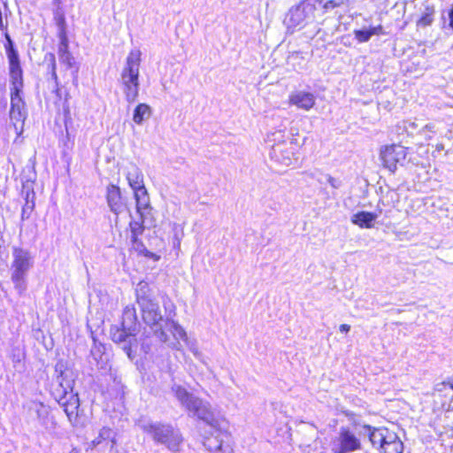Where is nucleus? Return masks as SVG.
Instances as JSON below:
<instances>
[{
    "mask_svg": "<svg viewBox=\"0 0 453 453\" xmlns=\"http://www.w3.org/2000/svg\"><path fill=\"white\" fill-rule=\"evenodd\" d=\"M447 384L449 386V388L453 390V380L447 382Z\"/></svg>",
    "mask_w": 453,
    "mask_h": 453,
    "instance_id": "nucleus-34",
    "label": "nucleus"
},
{
    "mask_svg": "<svg viewBox=\"0 0 453 453\" xmlns=\"http://www.w3.org/2000/svg\"><path fill=\"white\" fill-rule=\"evenodd\" d=\"M141 62V50L138 49L131 50L120 73V84L126 99L128 102H134L139 95V70Z\"/></svg>",
    "mask_w": 453,
    "mask_h": 453,
    "instance_id": "nucleus-5",
    "label": "nucleus"
},
{
    "mask_svg": "<svg viewBox=\"0 0 453 453\" xmlns=\"http://www.w3.org/2000/svg\"><path fill=\"white\" fill-rule=\"evenodd\" d=\"M127 180L134 192L137 213H142V210H150V196L144 186L142 172L137 168H134L127 173Z\"/></svg>",
    "mask_w": 453,
    "mask_h": 453,
    "instance_id": "nucleus-8",
    "label": "nucleus"
},
{
    "mask_svg": "<svg viewBox=\"0 0 453 453\" xmlns=\"http://www.w3.org/2000/svg\"><path fill=\"white\" fill-rule=\"evenodd\" d=\"M130 336H134V334L130 332V329L126 328L124 326H116L111 332V340L116 343L126 342Z\"/></svg>",
    "mask_w": 453,
    "mask_h": 453,
    "instance_id": "nucleus-24",
    "label": "nucleus"
},
{
    "mask_svg": "<svg viewBox=\"0 0 453 453\" xmlns=\"http://www.w3.org/2000/svg\"><path fill=\"white\" fill-rule=\"evenodd\" d=\"M106 201L116 215H119L125 205L121 196L120 188L115 184H110L106 188Z\"/></svg>",
    "mask_w": 453,
    "mask_h": 453,
    "instance_id": "nucleus-15",
    "label": "nucleus"
},
{
    "mask_svg": "<svg viewBox=\"0 0 453 453\" xmlns=\"http://www.w3.org/2000/svg\"><path fill=\"white\" fill-rule=\"evenodd\" d=\"M53 14L55 24L58 26L59 30L58 35H61L62 33L67 34L64 11L60 7H58L54 11Z\"/></svg>",
    "mask_w": 453,
    "mask_h": 453,
    "instance_id": "nucleus-25",
    "label": "nucleus"
},
{
    "mask_svg": "<svg viewBox=\"0 0 453 453\" xmlns=\"http://www.w3.org/2000/svg\"><path fill=\"white\" fill-rule=\"evenodd\" d=\"M149 291L150 288L147 284L142 285L140 283V287L137 289L136 293V302L142 309L143 317L145 309L148 308L150 305H152L151 299L150 298L149 295H147Z\"/></svg>",
    "mask_w": 453,
    "mask_h": 453,
    "instance_id": "nucleus-21",
    "label": "nucleus"
},
{
    "mask_svg": "<svg viewBox=\"0 0 453 453\" xmlns=\"http://www.w3.org/2000/svg\"><path fill=\"white\" fill-rule=\"evenodd\" d=\"M362 449L361 440L349 427H341L334 440L333 453H350Z\"/></svg>",
    "mask_w": 453,
    "mask_h": 453,
    "instance_id": "nucleus-10",
    "label": "nucleus"
},
{
    "mask_svg": "<svg viewBox=\"0 0 453 453\" xmlns=\"http://www.w3.org/2000/svg\"><path fill=\"white\" fill-rule=\"evenodd\" d=\"M434 9L427 7L426 9V12L421 15V17L417 21V25L420 27H427L432 24L434 21Z\"/></svg>",
    "mask_w": 453,
    "mask_h": 453,
    "instance_id": "nucleus-26",
    "label": "nucleus"
},
{
    "mask_svg": "<svg viewBox=\"0 0 453 453\" xmlns=\"http://www.w3.org/2000/svg\"><path fill=\"white\" fill-rule=\"evenodd\" d=\"M319 7L322 8V0H303L296 9L301 10L304 19H315Z\"/></svg>",
    "mask_w": 453,
    "mask_h": 453,
    "instance_id": "nucleus-19",
    "label": "nucleus"
},
{
    "mask_svg": "<svg viewBox=\"0 0 453 453\" xmlns=\"http://www.w3.org/2000/svg\"><path fill=\"white\" fill-rule=\"evenodd\" d=\"M43 68V75L45 80L51 81L54 85L53 94L56 96L54 104L56 106V112L58 118H61L65 129L72 125L73 119L71 115V108L69 104L70 94L66 90L63 91L60 87V81L57 74V61L56 56L52 52H48L43 56L41 63Z\"/></svg>",
    "mask_w": 453,
    "mask_h": 453,
    "instance_id": "nucleus-3",
    "label": "nucleus"
},
{
    "mask_svg": "<svg viewBox=\"0 0 453 453\" xmlns=\"http://www.w3.org/2000/svg\"><path fill=\"white\" fill-rule=\"evenodd\" d=\"M316 98L312 93L306 91H296L289 95L288 104L299 109L310 111L315 105Z\"/></svg>",
    "mask_w": 453,
    "mask_h": 453,
    "instance_id": "nucleus-14",
    "label": "nucleus"
},
{
    "mask_svg": "<svg viewBox=\"0 0 453 453\" xmlns=\"http://www.w3.org/2000/svg\"><path fill=\"white\" fill-rule=\"evenodd\" d=\"M339 329L342 333H348L350 329V326L348 324H342V325H340Z\"/></svg>",
    "mask_w": 453,
    "mask_h": 453,
    "instance_id": "nucleus-31",
    "label": "nucleus"
},
{
    "mask_svg": "<svg viewBox=\"0 0 453 453\" xmlns=\"http://www.w3.org/2000/svg\"><path fill=\"white\" fill-rule=\"evenodd\" d=\"M22 192L25 193V195H24L25 203L22 206L20 218H21V220H25V219H28L30 218V216L35 209V193L33 188H27L25 191L22 190Z\"/></svg>",
    "mask_w": 453,
    "mask_h": 453,
    "instance_id": "nucleus-20",
    "label": "nucleus"
},
{
    "mask_svg": "<svg viewBox=\"0 0 453 453\" xmlns=\"http://www.w3.org/2000/svg\"><path fill=\"white\" fill-rule=\"evenodd\" d=\"M151 115V108L143 103L136 105L134 110L133 120L134 123L141 125L145 119H148Z\"/></svg>",
    "mask_w": 453,
    "mask_h": 453,
    "instance_id": "nucleus-23",
    "label": "nucleus"
},
{
    "mask_svg": "<svg viewBox=\"0 0 453 453\" xmlns=\"http://www.w3.org/2000/svg\"><path fill=\"white\" fill-rule=\"evenodd\" d=\"M348 3L349 0H328L325 3L322 2L323 13L326 12L328 10H333L344 4H348Z\"/></svg>",
    "mask_w": 453,
    "mask_h": 453,
    "instance_id": "nucleus-27",
    "label": "nucleus"
},
{
    "mask_svg": "<svg viewBox=\"0 0 453 453\" xmlns=\"http://www.w3.org/2000/svg\"><path fill=\"white\" fill-rule=\"evenodd\" d=\"M66 365L59 361L55 365V372L58 385L52 391V395L63 407L67 418L71 422H77L80 417V398L78 393L73 392L74 380L68 376Z\"/></svg>",
    "mask_w": 453,
    "mask_h": 453,
    "instance_id": "nucleus-2",
    "label": "nucleus"
},
{
    "mask_svg": "<svg viewBox=\"0 0 453 453\" xmlns=\"http://www.w3.org/2000/svg\"><path fill=\"white\" fill-rule=\"evenodd\" d=\"M377 219V214L372 211H361L353 214L351 222L360 228H372Z\"/></svg>",
    "mask_w": 453,
    "mask_h": 453,
    "instance_id": "nucleus-17",
    "label": "nucleus"
},
{
    "mask_svg": "<svg viewBox=\"0 0 453 453\" xmlns=\"http://www.w3.org/2000/svg\"><path fill=\"white\" fill-rule=\"evenodd\" d=\"M58 38L59 45L58 49V55L61 67H64L65 71L70 70L73 79L77 81L80 66L69 50L67 34L62 33L61 35H58Z\"/></svg>",
    "mask_w": 453,
    "mask_h": 453,
    "instance_id": "nucleus-11",
    "label": "nucleus"
},
{
    "mask_svg": "<svg viewBox=\"0 0 453 453\" xmlns=\"http://www.w3.org/2000/svg\"><path fill=\"white\" fill-rule=\"evenodd\" d=\"M131 242L132 250H134L138 256H142L154 261H158L160 259L159 255L150 252L146 249L143 242L140 239V237H137L136 242L131 241Z\"/></svg>",
    "mask_w": 453,
    "mask_h": 453,
    "instance_id": "nucleus-22",
    "label": "nucleus"
},
{
    "mask_svg": "<svg viewBox=\"0 0 453 453\" xmlns=\"http://www.w3.org/2000/svg\"><path fill=\"white\" fill-rule=\"evenodd\" d=\"M142 429L152 437L155 442L165 445L171 451H180L184 439L180 432L172 425L150 423L143 426Z\"/></svg>",
    "mask_w": 453,
    "mask_h": 453,
    "instance_id": "nucleus-6",
    "label": "nucleus"
},
{
    "mask_svg": "<svg viewBox=\"0 0 453 453\" xmlns=\"http://www.w3.org/2000/svg\"><path fill=\"white\" fill-rule=\"evenodd\" d=\"M449 27L453 30V7L449 12Z\"/></svg>",
    "mask_w": 453,
    "mask_h": 453,
    "instance_id": "nucleus-32",
    "label": "nucleus"
},
{
    "mask_svg": "<svg viewBox=\"0 0 453 453\" xmlns=\"http://www.w3.org/2000/svg\"><path fill=\"white\" fill-rule=\"evenodd\" d=\"M354 35L356 40L360 43L368 42L372 36L370 28L366 30H354Z\"/></svg>",
    "mask_w": 453,
    "mask_h": 453,
    "instance_id": "nucleus-28",
    "label": "nucleus"
},
{
    "mask_svg": "<svg viewBox=\"0 0 453 453\" xmlns=\"http://www.w3.org/2000/svg\"><path fill=\"white\" fill-rule=\"evenodd\" d=\"M4 48L8 59L10 76V118L23 124L27 116L24 91V72L19 51L7 32L4 33Z\"/></svg>",
    "mask_w": 453,
    "mask_h": 453,
    "instance_id": "nucleus-1",
    "label": "nucleus"
},
{
    "mask_svg": "<svg viewBox=\"0 0 453 453\" xmlns=\"http://www.w3.org/2000/svg\"><path fill=\"white\" fill-rule=\"evenodd\" d=\"M270 155L276 162L289 165L295 157V146L290 142H280L272 147Z\"/></svg>",
    "mask_w": 453,
    "mask_h": 453,
    "instance_id": "nucleus-13",
    "label": "nucleus"
},
{
    "mask_svg": "<svg viewBox=\"0 0 453 453\" xmlns=\"http://www.w3.org/2000/svg\"><path fill=\"white\" fill-rule=\"evenodd\" d=\"M124 350L126 351V353L128 355V357H131V347L130 346H126L124 348Z\"/></svg>",
    "mask_w": 453,
    "mask_h": 453,
    "instance_id": "nucleus-33",
    "label": "nucleus"
},
{
    "mask_svg": "<svg viewBox=\"0 0 453 453\" xmlns=\"http://www.w3.org/2000/svg\"><path fill=\"white\" fill-rule=\"evenodd\" d=\"M409 153V148L400 143L383 145L380 149V159L384 168L395 173L397 165L403 163Z\"/></svg>",
    "mask_w": 453,
    "mask_h": 453,
    "instance_id": "nucleus-9",
    "label": "nucleus"
},
{
    "mask_svg": "<svg viewBox=\"0 0 453 453\" xmlns=\"http://www.w3.org/2000/svg\"><path fill=\"white\" fill-rule=\"evenodd\" d=\"M115 446V434L111 428L106 426L100 429L98 435L89 444L91 449H96L98 452H112Z\"/></svg>",
    "mask_w": 453,
    "mask_h": 453,
    "instance_id": "nucleus-12",
    "label": "nucleus"
},
{
    "mask_svg": "<svg viewBox=\"0 0 453 453\" xmlns=\"http://www.w3.org/2000/svg\"><path fill=\"white\" fill-rule=\"evenodd\" d=\"M175 395L180 403L188 411L193 412L198 419L216 429L219 434H227L222 423L225 421L223 418L216 416L209 403L203 401L198 397H195L185 388L179 387L175 391Z\"/></svg>",
    "mask_w": 453,
    "mask_h": 453,
    "instance_id": "nucleus-4",
    "label": "nucleus"
},
{
    "mask_svg": "<svg viewBox=\"0 0 453 453\" xmlns=\"http://www.w3.org/2000/svg\"><path fill=\"white\" fill-rule=\"evenodd\" d=\"M140 215L139 220H131L128 224L130 232H131V241H137V237L142 235L145 226L144 222L148 216L152 215V207L150 206V210H142V213H138Z\"/></svg>",
    "mask_w": 453,
    "mask_h": 453,
    "instance_id": "nucleus-16",
    "label": "nucleus"
},
{
    "mask_svg": "<svg viewBox=\"0 0 453 453\" xmlns=\"http://www.w3.org/2000/svg\"><path fill=\"white\" fill-rule=\"evenodd\" d=\"M13 266L15 267V276L20 277L29 267V257L26 252L20 249L14 250Z\"/></svg>",
    "mask_w": 453,
    "mask_h": 453,
    "instance_id": "nucleus-18",
    "label": "nucleus"
},
{
    "mask_svg": "<svg viewBox=\"0 0 453 453\" xmlns=\"http://www.w3.org/2000/svg\"><path fill=\"white\" fill-rule=\"evenodd\" d=\"M363 427L368 431L371 443L378 447L381 453H403V443L395 432L385 426L365 425Z\"/></svg>",
    "mask_w": 453,
    "mask_h": 453,
    "instance_id": "nucleus-7",
    "label": "nucleus"
},
{
    "mask_svg": "<svg viewBox=\"0 0 453 453\" xmlns=\"http://www.w3.org/2000/svg\"><path fill=\"white\" fill-rule=\"evenodd\" d=\"M370 30H371L372 35H384L383 27L381 25H378L376 27H371Z\"/></svg>",
    "mask_w": 453,
    "mask_h": 453,
    "instance_id": "nucleus-30",
    "label": "nucleus"
},
{
    "mask_svg": "<svg viewBox=\"0 0 453 453\" xmlns=\"http://www.w3.org/2000/svg\"><path fill=\"white\" fill-rule=\"evenodd\" d=\"M208 447L211 450H214V453H234L231 445L229 443H223L222 441L214 447L208 443Z\"/></svg>",
    "mask_w": 453,
    "mask_h": 453,
    "instance_id": "nucleus-29",
    "label": "nucleus"
}]
</instances>
